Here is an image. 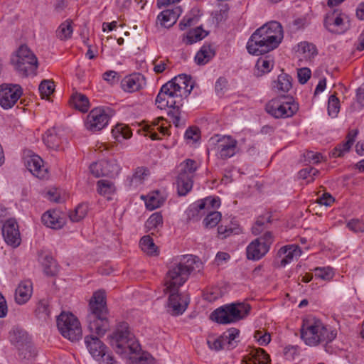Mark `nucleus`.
Returning a JSON list of instances; mask_svg holds the SVG:
<instances>
[{
	"label": "nucleus",
	"mask_w": 364,
	"mask_h": 364,
	"mask_svg": "<svg viewBox=\"0 0 364 364\" xmlns=\"http://www.w3.org/2000/svg\"><path fill=\"white\" fill-rule=\"evenodd\" d=\"M193 87L190 76L186 74L178 75L162 85L156 97L155 103L158 108L170 109L168 114L176 127L181 125V108L183 105L184 99L188 97Z\"/></svg>",
	"instance_id": "1"
},
{
	"label": "nucleus",
	"mask_w": 364,
	"mask_h": 364,
	"mask_svg": "<svg viewBox=\"0 0 364 364\" xmlns=\"http://www.w3.org/2000/svg\"><path fill=\"white\" fill-rule=\"evenodd\" d=\"M347 227L355 233L364 232V222L358 219L349 220Z\"/></svg>",
	"instance_id": "56"
},
{
	"label": "nucleus",
	"mask_w": 364,
	"mask_h": 364,
	"mask_svg": "<svg viewBox=\"0 0 364 364\" xmlns=\"http://www.w3.org/2000/svg\"><path fill=\"white\" fill-rule=\"evenodd\" d=\"M324 25L328 30L335 33H341L346 29L343 15L336 11L327 14Z\"/></svg>",
	"instance_id": "23"
},
{
	"label": "nucleus",
	"mask_w": 364,
	"mask_h": 364,
	"mask_svg": "<svg viewBox=\"0 0 364 364\" xmlns=\"http://www.w3.org/2000/svg\"><path fill=\"white\" fill-rule=\"evenodd\" d=\"M87 210L88 206L87 204H80L73 211L70 212L69 218L73 222H79L86 216Z\"/></svg>",
	"instance_id": "46"
},
{
	"label": "nucleus",
	"mask_w": 364,
	"mask_h": 364,
	"mask_svg": "<svg viewBox=\"0 0 364 364\" xmlns=\"http://www.w3.org/2000/svg\"><path fill=\"white\" fill-rule=\"evenodd\" d=\"M139 245L141 250L151 256L159 254L158 247L154 244L153 239L149 235H145L140 240Z\"/></svg>",
	"instance_id": "37"
},
{
	"label": "nucleus",
	"mask_w": 364,
	"mask_h": 364,
	"mask_svg": "<svg viewBox=\"0 0 364 364\" xmlns=\"http://www.w3.org/2000/svg\"><path fill=\"white\" fill-rule=\"evenodd\" d=\"M145 77L141 73H133L126 76L121 82L122 88L127 92L140 90L146 86Z\"/></svg>",
	"instance_id": "17"
},
{
	"label": "nucleus",
	"mask_w": 364,
	"mask_h": 364,
	"mask_svg": "<svg viewBox=\"0 0 364 364\" xmlns=\"http://www.w3.org/2000/svg\"><path fill=\"white\" fill-rule=\"evenodd\" d=\"M199 201V208L204 209L205 212L215 210L220 205V200L218 197H207Z\"/></svg>",
	"instance_id": "44"
},
{
	"label": "nucleus",
	"mask_w": 364,
	"mask_h": 364,
	"mask_svg": "<svg viewBox=\"0 0 364 364\" xmlns=\"http://www.w3.org/2000/svg\"><path fill=\"white\" fill-rule=\"evenodd\" d=\"M256 66L262 73H269L273 68V61L267 58H259L257 62Z\"/></svg>",
	"instance_id": "57"
},
{
	"label": "nucleus",
	"mask_w": 364,
	"mask_h": 364,
	"mask_svg": "<svg viewBox=\"0 0 364 364\" xmlns=\"http://www.w3.org/2000/svg\"><path fill=\"white\" fill-rule=\"evenodd\" d=\"M26 166L29 171L37 178L44 179L48 177V169L45 167L43 161L39 156H30L26 161Z\"/></svg>",
	"instance_id": "21"
},
{
	"label": "nucleus",
	"mask_w": 364,
	"mask_h": 364,
	"mask_svg": "<svg viewBox=\"0 0 364 364\" xmlns=\"http://www.w3.org/2000/svg\"><path fill=\"white\" fill-rule=\"evenodd\" d=\"M208 345L210 349L220 350L226 348V345L222 335L216 338H211L208 340Z\"/></svg>",
	"instance_id": "54"
},
{
	"label": "nucleus",
	"mask_w": 364,
	"mask_h": 364,
	"mask_svg": "<svg viewBox=\"0 0 364 364\" xmlns=\"http://www.w3.org/2000/svg\"><path fill=\"white\" fill-rule=\"evenodd\" d=\"M73 21L67 19L60 24L55 31L56 37L60 41H67L72 37L73 33Z\"/></svg>",
	"instance_id": "33"
},
{
	"label": "nucleus",
	"mask_w": 364,
	"mask_h": 364,
	"mask_svg": "<svg viewBox=\"0 0 364 364\" xmlns=\"http://www.w3.org/2000/svg\"><path fill=\"white\" fill-rule=\"evenodd\" d=\"M199 168V164L193 159H186L178 166V173L193 179L195 173Z\"/></svg>",
	"instance_id": "28"
},
{
	"label": "nucleus",
	"mask_w": 364,
	"mask_h": 364,
	"mask_svg": "<svg viewBox=\"0 0 364 364\" xmlns=\"http://www.w3.org/2000/svg\"><path fill=\"white\" fill-rule=\"evenodd\" d=\"M315 273L314 275L316 278L321 279L323 280L329 281L331 280L333 275V269L328 267H317L315 269Z\"/></svg>",
	"instance_id": "53"
},
{
	"label": "nucleus",
	"mask_w": 364,
	"mask_h": 364,
	"mask_svg": "<svg viewBox=\"0 0 364 364\" xmlns=\"http://www.w3.org/2000/svg\"><path fill=\"white\" fill-rule=\"evenodd\" d=\"M254 337L260 346H266L271 341L269 333H264L263 331L260 330L255 332Z\"/></svg>",
	"instance_id": "58"
},
{
	"label": "nucleus",
	"mask_w": 364,
	"mask_h": 364,
	"mask_svg": "<svg viewBox=\"0 0 364 364\" xmlns=\"http://www.w3.org/2000/svg\"><path fill=\"white\" fill-rule=\"evenodd\" d=\"M311 75V70L308 68H302L299 69L297 71L299 82L301 84H305L310 78Z\"/></svg>",
	"instance_id": "59"
},
{
	"label": "nucleus",
	"mask_w": 364,
	"mask_h": 364,
	"mask_svg": "<svg viewBox=\"0 0 364 364\" xmlns=\"http://www.w3.org/2000/svg\"><path fill=\"white\" fill-rule=\"evenodd\" d=\"M291 88V77L287 74L279 75L272 83V89L277 93L287 92Z\"/></svg>",
	"instance_id": "31"
},
{
	"label": "nucleus",
	"mask_w": 364,
	"mask_h": 364,
	"mask_svg": "<svg viewBox=\"0 0 364 364\" xmlns=\"http://www.w3.org/2000/svg\"><path fill=\"white\" fill-rule=\"evenodd\" d=\"M57 327L61 335L71 342L78 341L82 337L81 324L71 313L62 312L57 318Z\"/></svg>",
	"instance_id": "9"
},
{
	"label": "nucleus",
	"mask_w": 364,
	"mask_h": 364,
	"mask_svg": "<svg viewBox=\"0 0 364 364\" xmlns=\"http://www.w3.org/2000/svg\"><path fill=\"white\" fill-rule=\"evenodd\" d=\"M250 309L249 304L232 303L215 309L211 314V318L220 324L235 323L246 317Z\"/></svg>",
	"instance_id": "7"
},
{
	"label": "nucleus",
	"mask_w": 364,
	"mask_h": 364,
	"mask_svg": "<svg viewBox=\"0 0 364 364\" xmlns=\"http://www.w3.org/2000/svg\"><path fill=\"white\" fill-rule=\"evenodd\" d=\"M70 104L77 109L86 112H87L90 102L88 98L81 93H75L70 100Z\"/></svg>",
	"instance_id": "34"
},
{
	"label": "nucleus",
	"mask_w": 364,
	"mask_h": 364,
	"mask_svg": "<svg viewBox=\"0 0 364 364\" xmlns=\"http://www.w3.org/2000/svg\"><path fill=\"white\" fill-rule=\"evenodd\" d=\"M38 90L41 97L48 98L54 91L53 82L50 80H43L39 85Z\"/></svg>",
	"instance_id": "52"
},
{
	"label": "nucleus",
	"mask_w": 364,
	"mask_h": 364,
	"mask_svg": "<svg viewBox=\"0 0 364 364\" xmlns=\"http://www.w3.org/2000/svg\"><path fill=\"white\" fill-rule=\"evenodd\" d=\"M163 218L161 213H153L146 222V228L149 230L156 229L159 226L162 225Z\"/></svg>",
	"instance_id": "51"
},
{
	"label": "nucleus",
	"mask_w": 364,
	"mask_h": 364,
	"mask_svg": "<svg viewBox=\"0 0 364 364\" xmlns=\"http://www.w3.org/2000/svg\"><path fill=\"white\" fill-rule=\"evenodd\" d=\"M336 336V331L324 325L319 319L308 318L304 320L301 338L309 346L322 343L326 348V345L333 341Z\"/></svg>",
	"instance_id": "4"
},
{
	"label": "nucleus",
	"mask_w": 364,
	"mask_h": 364,
	"mask_svg": "<svg viewBox=\"0 0 364 364\" xmlns=\"http://www.w3.org/2000/svg\"><path fill=\"white\" fill-rule=\"evenodd\" d=\"M318 173V171L312 167H306L299 171V176L301 178L308 179V183L314 181V176Z\"/></svg>",
	"instance_id": "55"
},
{
	"label": "nucleus",
	"mask_w": 364,
	"mask_h": 364,
	"mask_svg": "<svg viewBox=\"0 0 364 364\" xmlns=\"http://www.w3.org/2000/svg\"><path fill=\"white\" fill-rule=\"evenodd\" d=\"M110 109L102 107L92 109L87 116L85 126L87 129L92 132H96L105 128L111 117Z\"/></svg>",
	"instance_id": "15"
},
{
	"label": "nucleus",
	"mask_w": 364,
	"mask_h": 364,
	"mask_svg": "<svg viewBox=\"0 0 364 364\" xmlns=\"http://www.w3.org/2000/svg\"><path fill=\"white\" fill-rule=\"evenodd\" d=\"M200 263L192 256L183 257L177 264L172 265L165 277L166 291H178L188 280L191 273L198 268Z\"/></svg>",
	"instance_id": "5"
},
{
	"label": "nucleus",
	"mask_w": 364,
	"mask_h": 364,
	"mask_svg": "<svg viewBox=\"0 0 364 364\" xmlns=\"http://www.w3.org/2000/svg\"><path fill=\"white\" fill-rule=\"evenodd\" d=\"M200 201H197L189 207L187 210V216L189 220H198L206 212L204 209L199 208Z\"/></svg>",
	"instance_id": "48"
},
{
	"label": "nucleus",
	"mask_w": 364,
	"mask_h": 364,
	"mask_svg": "<svg viewBox=\"0 0 364 364\" xmlns=\"http://www.w3.org/2000/svg\"><path fill=\"white\" fill-rule=\"evenodd\" d=\"M43 223L52 229H60L65 224V218L61 212L50 210L44 213L41 218Z\"/></svg>",
	"instance_id": "19"
},
{
	"label": "nucleus",
	"mask_w": 364,
	"mask_h": 364,
	"mask_svg": "<svg viewBox=\"0 0 364 364\" xmlns=\"http://www.w3.org/2000/svg\"><path fill=\"white\" fill-rule=\"evenodd\" d=\"M270 358L262 348H252L243 357L242 364H269Z\"/></svg>",
	"instance_id": "24"
},
{
	"label": "nucleus",
	"mask_w": 364,
	"mask_h": 364,
	"mask_svg": "<svg viewBox=\"0 0 364 364\" xmlns=\"http://www.w3.org/2000/svg\"><path fill=\"white\" fill-rule=\"evenodd\" d=\"M23 94L18 84L4 83L0 85V106L8 109L14 106Z\"/></svg>",
	"instance_id": "14"
},
{
	"label": "nucleus",
	"mask_w": 364,
	"mask_h": 364,
	"mask_svg": "<svg viewBox=\"0 0 364 364\" xmlns=\"http://www.w3.org/2000/svg\"><path fill=\"white\" fill-rule=\"evenodd\" d=\"M284 355L287 359L294 360L299 355V349L297 346H287L284 348Z\"/></svg>",
	"instance_id": "60"
},
{
	"label": "nucleus",
	"mask_w": 364,
	"mask_h": 364,
	"mask_svg": "<svg viewBox=\"0 0 364 364\" xmlns=\"http://www.w3.org/2000/svg\"><path fill=\"white\" fill-rule=\"evenodd\" d=\"M185 136L187 139H191L193 141H197L200 138V131L196 127H191L186 130Z\"/></svg>",
	"instance_id": "61"
},
{
	"label": "nucleus",
	"mask_w": 364,
	"mask_h": 364,
	"mask_svg": "<svg viewBox=\"0 0 364 364\" xmlns=\"http://www.w3.org/2000/svg\"><path fill=\"white\" fill-rule=\"evenodd\" d=\"M340 110V102L335 95H331L328 102V112L330 116L335 117Z\"/></svg>",
	"instance_id": "49"
},
{
	"label": "nucleus",
	"mask_w": 364,
	"mask_h": 364,
	"mask_svg": "<svg viewBox=\"0 0 364 364\" xmlns=\"http://www.w3.org/2000/svg\"><path fill=\"white\" fill-rule=\"evenodd\" d=\"M218 235L221 238H226L232 235H239L242 232V228L237 224H232L231 226L221 225L218 228Z\"/></svg>",
	"instance_id": "43"
},
{
	"label": "nucleus",
	"mask_w": 364,
	"mask_h": 364,
	"mask_svg": "<svg viewBox=\"0 0 364 364\" xmlns=\"http://www.w3.org/2000/svg\"><path fill=\"white\" fill-rule=\"evenodd\" d=\"M33 294V283L31 280L21 281L15 291V301L18 304H26Z\"/></svg>",
	"instance_id": "25"
},
{
	"label": "nucleus",
	"mask_w": 364,
	"mask_h": 364,
	"mask_svg": "<svg viewBox=\"0 0 364 364\" xmlns=\"http://www.w3.org/2000/svg\"><path fill=\"white\" fill-rule=\"evenodd\" d=\"M301 254V250L296 245L284 246L277 252V255L280 258V264L282 267L291 263L294 258H298Z\"/></svg>",
	"instance_id": "22"
},
{
	"label": "nucleus",
	"mask_w": 364,
	"mask_h": 364,
	"mask_svg": "<svg viewBox=\"0 0 364 364\" xmlns=\"http://www.w3.org/2000/svg\"><path fill=\"white\" fill-rule=\"evenodd\" d=\"M166 198L159 191H155L147 196L145 201L146 208L149 210H154L161 207L165 202Z\"/></svg>",
	"instance_id": "38"
},
{
	"label": "nucleus",
	"mask_w": 364,
	"mask_h": 364,
	"mask_svg": "<svg viewBox=\"0 0 364 364\" xmlns=\"http://www.w3.org/2000/svg\"><path fill=\"white\" fill-rule=\"evenodd\" d=\"M273 242V236L270 232L252 240L246 248V257L249 260L257 261L269 251Z\"/></svg>",
	"instance_id": "13"
},
{
	"label": "nucleus",
	"mask_w": 364,
	"mask_h": 364,
	"mask_svg": "<svg viewBox=\"0 0 364 364\" xmlns=\"http://www.w3.org/2000/svg\"><path fill=\"white\" fill-rule=\"evenodd\" d=\"M85 343L89 353L100 364H118L107 346L94 335L86 336Z\"/></svg>",
	"instance_id": "10"
},
{
	"label": "nucleus",
	"mask_w": 364,
	"mask_h": 364,
	"mask_svg": "<svg viewBox=\"0 0 364 364\" xmlns=\"http://www.w3.org/2000/svg\"><path fill=\"white\" fill-rule=\"evenodd\" d=\"M298 109V105L285 96L272 99L266 105V111L275 118L292 117Z\"/></svg>",
	"instance_id": "12"
},
{
	"label": "nucleus",
	"mask_w": 364,
	"mask_h": 364,
	"mask_svg": "<svg viewBox=\"0 0 364 364\" xmlns=\"http://www.w3.org/2000/svg\"><path fill=\"white\" fill-rule=\"evenodd\" d=\"M149 171L145 167H138L130 180V185L134 187L143 183L145 178L149 176Z\"/></svg>",
	"instance_id": "41"
},
{
	"label": "nucleus",
	"mask_w": 364,
	"mask_h": 364,
	"mask_svg": "<svg viewBox=\"0 0 364 364\" xmlns=\"http://www.w3.org/2000/svg\"><path fill=\"white\" fill-rule=\"evenodd\" d=\"M36 316L46 320L50 316V308L48 302L46 300H41L36 309Z\"/></svg>",
	"instance_id": "50"
},
{
	"label": "nucleus",
	"mask_w": 364,
	"mask_h": 364,
	"mask_svg": "<svg viewBox=\"0 0 364 364\" xmlns=\"http://www.w3.org/2000/svg\"><path fill=\"white\" fill-rule=\"evenodd\" d=\"M182 14L180 6H175L172 9L161 11L157 17L160 24L165 28H170L176 23L177 19Z\"/></svg>",
	"instance_id": "26"
},
{
	"label": "nucleus",
	"mask_w": 364,
	"mask_h": 364,
	"mask_svg": "<svg viewBox=\"0 0 364 364\" xmlns=\"http://www.w3.org/2000/svg\"><path fill=\"white\" fill-rule=\"evenodd\" d=\"M215 150L218 159L227 160L234 156L239 151L237 141L231 136L215 135L209 141Z\"/></svg>",
	"instance_id": "11"
},
{
	"label": "nucleus",
	"mask_w": 364,
	"mask_h": 364,
	"mask_svg": "<svg viewBox=\"0 0 364 364\" xmlns=\"http://www.w3.org/2000/svg\"><path fill=\"white\" fill-rule=\"evenodd\" d=\"M89 306L90 313L87 317L88 328L91 333L102 337L109 328L105 292L102 290L95 291Z\"/></svg>",
	"instance_id": "3"
},
{
	"label": "nucleus",
	"mask_w": 364,
	"mask_h": 364,
	"mask_svg": "<svg viewBox=\"0 0 364 364\" xmlns=\"http://www.w3.org/2000/svg\"><path fill=\"white\" fill-rule=\"evenodd\" d=\"M43 140L45 144L52 149H58L61 144L60 138L54 128L48 129L45 133Z\"/></svg>",
	"instance_id": "35"
},
{
	"label": "nucleus",
	"mask_w": 364,
	"mask_h": 364,
	"mask_svg": "<svg viewBox=\"0 0 364 364\" xmlns=\"http://www.w3.org/2000/svg\"><path fill=\"white\" fill-rule=\"evenodd\" d=\"M146 135L149 136L152 140L160 139L159 134L162 136L168 135V127H166L164 123V119H159L158 122L147 127Z\"/></svg>",
	"instance_id": "29"
},
{
	"label": "nucleus",
	"mask_w": 364,
	"mask_h": 364,
	"mask_svg": "<svg viewBox=\"0 0 364 364\" xmlns=\"http://www.w3.org/2000/svg\"><path fill=\"white\" fill-rule=\"evenodd\" d=\"M215 55V50L210 45H203L195 56V61L198 65L208 63Z\"/></svg>",
	"instance_id": "30"
},
{
	"label": "nucleus",
	"mask_w": 364,
	"mask_h": 364,
	"mask_svg": "<svg viewBox=\"0 0 364 364\" xmlns=\"http://www.w3.org/2000/svg\"><path fill=\"white\" fill-rule=\"evenodd\" d=\"M15 69L22 75L35 74L38 66L36 55L26 45H21L11 59Z\"/></svg>",
	"instance_id": "8"
},
{
	"label": "nucleus",
	"mask_w": 364,
	"mask_h": 364,
	"mask_svg": "<svg viewBox=\"0 0 364 364\" xmlns=\"http://www.w3.org/2000/svg\"><path fill=\"white\" fill-rule=\"evenodd\" d=\"M97 192L109 198L110 196L115 191L114 183L107 180H100L97 182Z\"/></svg>",
	"instance_id": "42"
},
{
	"label": "nucleus",
	"mask_w": 364,
	"mask_h": 364,
	"mask_svg": "<svg viewBox=\"0 0 364 364\" xmlns=\"http://www.w3.org/2000/svg\"><path fill=\"white\" fill-rule=\"evenodd\" d=\"M113 137L118 141L129 139L132 133L129 128L124 124H119L112 130Z\"/></svg>",
	"instance_id": "39"
},
{
	"label": "nucleus",
	"mask_w": 364,
	"mask_h": 364,
	"mask_svg": "<svg viewBox=\"0 0 364 364\" xmlns=\"http://www.w3.org/2000/svg\"><path fill=\"white\" fill-rule=\"evenodd\" d=\"M230 256L228 253L224 252H219L216 255L215 262L217 265H222L224 262L228 261Z\"/></svg>",
	"instance_id": "64"
},
{
	"label": "nucleus",
	"mask_w": 364,
	"mask_h": 364,
	"mask_svg": "<svg viewBox=\"0 0 364 364\" xmlns=\"http://www.w3.org/2000/svg\"><path fill=\"white\" fill-rule=\"evenodd\" d=\"M317 202L321 205L330 206L334 202V198L331 194L326 193L317 199Z\"/></svg>",
	"instance_id": "63"
},
{
	"label": "nucleus",
	"mask_w": 364,
	"mask_h": 364,
	"mask_svg": "<svg viewBox=\"0 0 364 364\" xmlns=\"http://www.w3.org/2000/svg\"><path fill=\"white\" fill-rule=\"evenodd\" d=\"M176 184L178 196H185L191 191L193 179L178 173Z\"/></svg>",
	"instance_id": "32"
},
{
	"label": "nucleus",
	"mask_w": 364,
	"mask_h": 364,
	"mask_svg": "<svg viewBox=\"0 0 364 364\" xmlns=\"http://www.w3.org/2000/svg\"><path fill=\"white\" fill-rule=\"evenodd\" d=\"M118 170L117 164L108 161L94 162L90 166V171L95 177L113 176L114 173H117Z\"/></svg>",
	"instance_id": "20"
},
{
	"label": "nucleus",
	"mask_w": 364,
	"mask_h": 364,
	"mask_svg": "<svg viewBox=\"0 0 364 364\" xmlns=\"http://www.w3.org/2000/svg\"><path fill=\"white\" fill-rule=\"evenodd\" d=\"M166 61L167 60H161L159 59H155L153 60L154 65V71L156 73H163L166 68Z\"/></svg>",
	"instance_id": "62"
},
{
	"label": "nucleus",
	"mask_w": 364,
	"mask_h": 364,
	"mask_svg": "<svg viewBox=\"0 0 364 364\" xmlns=\"http://www.w3.org/2000/svg\"><path fill=\"white\" fill-rule=\"evenodd\" d=\"M283 38L282 25L277 21H270L257 28L251 35L247 43V50L251 55H263L277 48Z\"/></svg>",
	"instance_id": "2"
},
{
	"label": "nucleus",
	"mask_w": 364,
	"mask_h": 364,
	"mask_svg": "<svg viewBox=\"0 0 364 364\" xmlns=\"http://www.w3.org/2000/svg\"><path fill=\"white\" fill-rule=\"evenodd\" d=\"M299 50L304 55V58L311 60L317 55L316 46L308 42H301L299 45Z\"/></svg>",
	"instance_id": "47"
},
{
	"label": "nucleus",
	"mask_w": 364,
	"mask_h": 364,
	"mask_svg": "<svg viewBox=\"0 0 364 364\" xmlns=\"http://www.w3.org/2000/svg\"><path fill=\"white\" fill-rule=\"evenodd\" d=\"M240 331L235 328H231L224 332L222 335L228 350L232 349L236 346V338L239 336Z\"/></svg>",
	"instance_id": "40"
},
{
	"label": "nucleus",
	"mask_w": 364,
	"mask_h": 364,
	"mask_svg": "<svg viewBox=\"0 0 364 364\" xmlns=\"http://www.w3.org/2000/svg\"><path fill=\"white\" fill-rule=\"evenodd\" d=\"M358 133V131L357 129L349 131L346 136V141L337 145L332 150L331 156L335 158L341 157L345 153L348 152L353 145Z\"/></svg>",
	"instance_id": "27"
},
{
	"label": "nucleus",
	"mask_w": 364,
	"mask_h": 364,
	"mask_svg": "<svg viewBox=\"0 0 364 364\" xmlns=\"http://www.w3.org/2000/svg\"><path fill=\"white\" fill-rule=\"evenodd\" d=\"M207 36V33L200 27L189 31L183 38V42L186 45H191L201 41Z\"/></svg>",
	"instance_id": "36"
},
{
	"label": "nucleus",
	"mask_w": 364,
	"mask_h": 364,
	"mask_svg": "<svg viewBox=\"0 0 364 364\" xmlns=\"http://www.w3.org/2000/svg\"><path fill=\"white\" fill-rule=\"evenodd\" d=\"M170 293L168 298V307L171 309L175 315L181 314L187 308L189 298L174 291H167Z\"/></svg>",
	"instance_id": "18"
},
{
	"label": "nucleus",
	"mask_w": 364,
	"mask_h": 364,
	"mask_svg": "<svg viewBox=\"0 0 364 364\" xmlns=\"http://www.w3.org/2000/svg\"><path fill=\"white\" fill-rule=\"evenodd\" d=\"M2 235L4 240L9 245L18 247L21 243V237L18 226L14 219L6 221L2 228Z\"/></svg>",
	"instance_id": "16"
},
{
	"label": "nucleus",
	"mask_w": 364,
	"mask_h": 364,
	"mask_svg": "<svg viewBox=\"0 0 364 364\" xmlns=\"http://www.w3.org/2000/svg\"><path fill=\"white\" fill-rule=\"evenodd\" d=\"M109 344L118 354H133L139 351L140 346L130 331L127 323L121 322L109 336Z\"/></svg>",
	"instance_id": "6"
},
{
	"label": "nucleus",
	"mask_w": 364,
	"mask_h": 364,
	"mask_svg": "<svg viewBox=\"0 0 364 364\" xmlns=\"http://www.w3.org/2000/svg\"><path fill=\"white\" fill-rule=\"evenodd\" d=\"M207 215L203 220V224L206 228L215 227L221 220V213L215 210L206 211Z\"/></svg>",
	"instance_id": "45"
}]
</instances>
